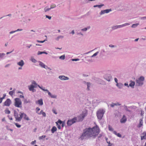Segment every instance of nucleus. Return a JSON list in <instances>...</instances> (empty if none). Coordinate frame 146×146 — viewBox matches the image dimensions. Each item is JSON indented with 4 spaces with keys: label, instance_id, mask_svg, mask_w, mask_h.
<instances>
[{
    "label": "nucleus",
    "instance_id": "21",
    "mask_svg": "<svg viewBox=\"0 0 146 146\" xmlns=\"http://www.w3.org/2000/svg\"><path fill=\"white\" fill-rule=\"evenodd\" d=\"M135 85V82H134L131 81H130V83L129 84V86H130L133 88L134 86Z\"/></svg>",
    "mask_w": 146,
    "mask_h": 146
},
{
    "label": "nucleus",
    "instance_id": "28",
    "mask_svg": "<svg viewBox=\"0 0 146 146\" xmlns=\"http://www.w3.org/2000/svg\"><path fill=\"white\" fill-rule=\"evenodd\" d=\"M14 93V90H12V91H10L9 92V94L10 95L12 96L13 95Z\"/></svg>",
    "mask_w": 146,
    "mask_h": 146
},
{
    "label": "nucleus",
    "instance_id": "34",
    "mask_svg": "<svg viewBox=\"0 0 146 146\" xmlns=\"http://www.w3.org/2000/svg\"><path fill=\"white\" fill-rule=\"evenodd\" d=\"M105 13H106L105 10H102L101 11L100 14L102 15L104 14Z\"/></svg>",
    "mask_w": 146,
    "mask_h": 146
},
{
    "label": "nucleus",
    "instance_id": "3",
    "mask_svg": "<svg viewBox=\"0 0 146 146\" xmlns=\"http://www.w3.org/2000/svg\"><path fill=\"white\" fill-rule=\"evenodd\" d=\"M105 112V111L102 109H100L98 110L96 115L98 119L100 120L102 119Z\"/></svg>",
    "mask_w": 146,
    "mask_h": 146
},
{
    "label": "nucleus",
    "instance_id": "35",
    "mask_svg": "<svg viewBox=\"0 0 146 146\" xmlns=\"http://www.w3.org/2000/svg\"><path fill=\"white\" fill-rule=\"evenodd\" d=\"M106 13H108L110 12L111 11V9H106L105 10Z\"/></svg>",
    "mask_w": 146,
    "mask_h": 146
},
{
    "label": "nucleus",
    "instance_id": "30",
    "mask_svg": "<svg viewBox=\"0 0 146 146\" xmlns=\"http://www.w3.org/2000/svg\"><path fill=\"white\" fill-rule=\"evenodd\" d=\"M139 25V23H137L136 24H133L132 26V27L133 28H135V27H137Z\"/></svg>",
    "mask_w": 146,
    "mask_h": 146
},
{
    "label": "nucleus",
    "instance_id": "10",
    "mask_svg": "<svg viewBox=\"0 0 146 146\" xmlns=\"http://www.w3.org/2000/svg\"><path fill=\"white\" fill-rule=\"evenodd\" d=\"M42 90L44 91H47L48 93V95L50 96L51 98H56V96L52 95L47 90L44 89H42Z\"/></svg>",
    "mask_w": 146,
    "mask_h": 146
},
{
    "label": "nucleus",
    "instance_id": "26",
    "mask_svg": "<svg viewBox=\"0 0 146 146\" xmlns=\"http://www.w3.org/2000/svg\"><path fill=\"white\" fill-rule=\"evenodd\" d=\"M104 5V4H102L101 5H95L94 6V7H98L99 8H101Z\"/></svg>",
    "mask_w": 146,
    "mask_h": 146
},
{
    "label": "nucleus",
    "instance_id": "25",
    "mask_svg": "<svg viewBox=\"0 0 146 146\" xmlns=\"http://www.w3.org/2000/svg\"><path fill=\"white\" fill-rule=\"evenodd\" d=\"M5 113L7 114H9L10 113V111L8 109H6L5 111Z\"/></svg>",
    "mask_w": 146,
    "mask_h": 146
},
{
    "label": "nucleus",
    "instance_id": "29",
    "mask_svg": "<svg viewBox=\"0 0 146 146\" xmlns=\"http://www.w3.org/2000/svg\"><path fill=\"white\" fill-rule=\"evenodd\" d=\"M108 129L110 131H113V128L110 125L108 126Z\"/></svg>",
    "mask_w": 146,
    "mask_h": 146
},
{
    "label": "nucleus",
    "instance_id": "39",
    "mask_svg": "<svg viewBox=\"0 0 146 146\" xmlns=\"http://www.w3.org/2000/svg\"><path fill=\"white\" fill-rule=\"evenodd\" d=\"M90 28V27H88V28H85L82 29V30L83 31H86L88 29H89Z\"/></svg>",
    "mask_w": 146,
    "mask_h": 146
},
{
    "label": "nucleus",
    "instance_id": "44",
    "mask_svg": "<svg viewBox=\"0 0 146 146\" xmlns=\"http://www.w3.org/2000/svg\"><path fill=\"white\" fill-rule=\"evenodd\" d=\"M31 60L33 62H34V63L36 62V60L34 58H32Z\"/></svg>",
    "mask_w": 146,
    "mask_h": 146
},
{
    "label": "nucleus",
    "instance_id": "56",
    "mask_svg": "<svg viewBox=\"0 0 146 146\" xmlns=\"http://www.w3.org/2000/svg\"><path fill=\"white\" fill-rule=\"evenodd\" d=\"M107 143L109 144V145H108V146H111L110 145V142H108L107 141Z\"/></svg>",
    "mask_w": 146,
    "mask_h": 146
},
{
    "label": "nucleus",
    "instance_id": "45",
    "mask_svg": "<svg viewBox=\"0 0 146 146\" xmlns=\"http://www.w3.org/2000/svg\"><path fill=\"white\" fill-rule=\"evenodd\" d=\"M29 101H28L27 100V99H24V103L27 104V103H29Z\"/></svg>",
    "mask_w": 146,
    "mask_h": 146
},
{
    "label": "nucleus",
    "instance_id": "8",
    "mask_svg": "<svg viewBox=\"0 0 146 146\" xmlns=\"http://www.w3.org/2000/svg\"><path fill=\"white\" fill-rule=\"evenodd\" d=\"M86 116L85 113H83L76 117V121H82L84 117Z\"/></svg>",
    "mask_w": 146,
    "mask_h": 146
},
{
    "label": "nucleus",
    "instance_id": "31",
    "mask_svg": "<svg viewBox=\"0 0 146 146\" xmlns=\"http://www.w3.org/2000/svg\"><path fill=\"white\" fill-rule=\"evenodd\" d=\"M39 64L40 65V66H41L43 68H45V65L44 64V63H42V62H40V63Z\"/></svg>",
    "mask_w": 146,
    "mask_h": 146
},
{
    "label": "nucleus",
    "instance_id": "27",
    "mask_svg": "<svg viewBox=\"0 0 146 146\" xmlns=\"http://www.w3.org/2000/svg\"><path fill=\"white\" fill-rule=\"evenodd\" d=\"M42 113V114L43 116H44L45 117L46 116V113L44 112H43L42 110L39 113H38L39 114H41Z\"/></svg>",
    "mask_w": 146,
    "mask_h": 146
},
{
    "label": "nucleus",
    "instance_id": "33",
    "mask_svg": "<svg viewBox=\"0 0 146 146\" xmlns=\"http://www.w3.org/2000/svg\"><path fill=\"white\" fill-rule=\"evenodd\" d=\"M62 60H64L65 59V56L63 55L60 56L59 57Z\"/></svg>",
    "mask_w": 146,
    "mask_h": 146
},
{
    "label": "nucleus",
    "instance_id": "60",
    "mask_svg": "<svg viewBox=\"0 0 146 146\" xmlns=\"http://www.w3.org/2000/svg\"><path fill=\"white\" fill-rule=\"evenodd\" d=\"M2 100H3L1 98H0V104L2 102Z\"/></svg>",
    "mask_w": 146,
    "mask_h": 146
},
{
    "label": "nucleus",
    "instance_id": "57",
    "mask_svg": "<svg viewBox=\"0 0 146 146\" xmlns=\"http://www.w3.org/2000/svg\"><path fill=\"white\" fill-rule=\"evenodd\" d=\"M22 30V29H18L16 31H16H21Z\"/></svg>",
    "mask_w": 146,
    "mask_h": 146
},
{
    "label": "nucleus",
    "instance_id": "50",
    "mask_svg": "<svg viewBox=\"0 0 146 146\" xmlns=\"http://www.w3.org/2000/svg\"><path fill=\"white\" fill-rule=\"evenodd\" d=\"M45 41V40H44L43 41H40V40H37V41L38 42H40V43H43L44 42V41Z\"/></svg>",
    "mask_w": 146,
    "mask_h": 146
},
{
    "label": "nucleus",
    "instance_id": "6",
    "mask_svg": "<svg viewBox=\"0 0 146 146\" xmlns=\"http://www.w3.org/2000/svg\"><path fill=\"white\" fill-rule=\"evenodd\" d=\"M76 117H74L71 119L68 120L67 122V125L68 126H70L76 122Z\"/></svg>",
    "mask_w": 146,
    "mask_h": 146
},
{
    "label": "nucleus",
    "instance_id": "22",
    "mask_svg": "<svg viewBox=\"0 0 146 146\" xmlns=\"http://www.w3.org/2000/svg\"><path fill=\"white\" fill-rule=\"evenodd\" d=\"M123 27V25H117L115 27H113V28L114 29H117L118 28H120L122 27Z\"/></svg>",
    "mask_w": 146,
    "mask_h": 146
},
{
    "label": "nucleus",
    "instance_id": "38",
    "mask_svg": "<svg viewBox=\"0 0 146 146\" xmlns=\"http://www.w3.org/2000/svg\"><path fill=\"white\" fill-rule=\"evenodd\" d=\"M40 109L38 107H37L36 109V111L37 113H38V111L40 110Z\"/></svg>",
    "mask_w": 146,
    "mask_h": 146
},
{
    "label": "nucleus",
    "instance_id": "14",
    "mask_svg": "<svg viewBox=\"0 0 146 146\" xmlns=\"http://www.w3.org/2000/svg\"><path fill=\"white\" fill-rule=\"evenodd\" d=\"M59 78L62 80H68L69 79L67 77H66L64 76H59Z\"/></svg>",
    "mask_w": 146,
    "mask_h": 146
},
{
    "label": "nucleus",
    "instance_id": "24",
    "mask_svg": "<svg viewBox=\"0 0 146 146\" xmlns=\"http://www.w3.org/2000/svg\"><path fill=\"white\" fill-rule=\"evenodd\" d=\"M64 36L62 35L59 36L56 38V40H58L60 38H62Z\"/></svg>",
    "mask_w": 146,
    "mask_h": 146
},
{
    "label": "nucleus",
    "instance_id": "43",
    "mask_svg": "<svg viewBox=\"0 0 146 146\" xmlns=\"http://www.w3.org/2000/svg\"><path fill=\"white\" fill-rule=\"evenodd\" d=\"M44 53V52L39 51L38 53V55H40Z\"/></svg>",
    "mask_w": 146,
    "mask_h": 146
},
{
    "label": "nucleus",
    "instance_id": "16",
    "mask_svg": "<svg viewBox=\"0 0 146 146\" xmlns=\"http://www.w3.org/2000/svg\"><path fill=\"white\" fill-rule=\"evenodd\" d=\"M17 64L18 65L20 66L21 67H22L24 65V63L23 60H21L20 61L18 62Z\"/></svg>",
    "mask_w": 146,
    "mask_h": 146
},
{
    "label": "nucleus",
    "instance_id": "1",
    "mask_svg": "<svg viewBox=\"0 0 146 146\" xmlns=\"http://www.w3.org/2000/svg\"><path fill=\"white\" fill-rule=\"evenodd\" d=\"M100 132V129L97 125L92 128H86L83 130V132L80 138L82 140L90 138L94 139L98 135Z\"/></svg>",
    "mask_w": 146,
    "mask_h": 146
},
{
    "label": "nucleus",
    "instance_id": "63",
    "mask_svg": "<svg viewBox=\"0 0 146 146\" xmlns=\"http://www.w3.org/2000/svg\"><path fill=\"white\" fill-rule=\"evenodd\" d=\"M8 130H9L10 131H13V129H8Z\"/></svg>",
    "mask_w": 146,
    "mask_h": 146
},
{
    "label": "nucleus",
    "instance_id": "53",
    "mask_svg": "<svg viewBox=\"0 0 146 146\" xmlns=\"http://www.w3.org/2000/svg\"><path fill=\"white\" fill-rule=\"evenodd\" d=\"M144 114V112L143 111H141V116H142L143 115V114Z\"/></svg>",
    "mask_w": 146,
    "mask_h": 146
},
{
    "label": "nucleus",
    "instance_id": "49",
    "mask_svg": "<svg viewBox=\"0 0 146 146\" xmlns=\"http://www.w3.org/2000/svg\"><path fill=\"white\" fill-rule=\"evenodd\" d=\"M36 143V141L35 140L34 141H32L31 142V144L32 145H34Z\"/></svg>",
    "mask_w": 146,
    "mask_h": 146
},
{
    "label": "nucleus",
    "instance_id": "18",
    "mask_svg": "<svg viewBox=\"0 0 146 146\" xmlns=\"http://www.w3.org/2000/svg\"><path fill=\"white\" fill-rule=\"evenodd\" d=\"M36 103H37L40 105H42L43 104L42 100V99H40L37 101Z\"/></svg>",
    "mask_w": 146,
    "mask_h": 146
},
{
    "label": "nucleus",
    "instance_id": "11",
    "mask_svg": "<svg viewBox=\"0 0 146 146\" xmlns=\"http://www.w3.org/2000/svg\"><path fill=\"white\" fill-rule=\"evenodd\" d=\"M143 117H142V118L140 119L139 122V123L137 126V127H139V128L141 127L143 125Z\"/></svg>",
    "mask_w": 146,
    "mask_h": 146
},
{
    "label": "nucleus",
    "instance_id": "47",
    "mask_svg": "<svg viewBox=\"0 0 146 146\" xmlns=\"http://www.w3.org/2000/svg\"><path fill=\"white\" fill-rule=\"evenodd\" d=\"M5 54L4 53H0V58H2L3 57V56Z\"/></svg>",
    "mask_w": 146,
    "mask_h": 146
},
{
    "label": "nucleus",
    "instance_id": "19",
    "mask_svg": "<svg viewBox=\"0 0 146 146\" xmlns=\"http://www.w3.org/2000/svg\"><path fill=\"white\" fill-rule=\"evenodd\" d=\"M57 130V128L55 126H53L51 129V131L52 133L54 132Z\"/></svg>",
    "mask_w": 146,
    "mask_h": 146
},
{
    "label": "nucleus",
    "instance_id": "13",
    "mask_svg": "<svg viewBox=\"0 0 146 146\" xmlns=\"http://www.w3.org/2000/svg\"><path fill=\"white\" fill-rule=\"evenodd\" d=\"M127 120V118L125 115H123L122 118L120 120V122L121 123H125Z\"/></svg>",
    "mask_w": 146,
    "mask_h": 146
},
{
    "label": "nucleus",
    "instance_id": "37",
    "mask_svg": "<svg viewBox=\"0 0 146 146\" xmlns=\"http://www.w3.org/2000/svg\"><path fill=\"white\" fill-rule=\"evenodd\" d=\"M51 9V8H47L46 7L44 8V10L46 12L49 10Z\"/></svg>",
    "mask_w": 146,
    "mask_h": 146
},
{
    "label": "nucleus",
    "instance_id": "61",
    "mask_svg": "<svg viewBox=\"0 0 146 146\" xmlns=\"http://www.w3.org/2000/svg\"><path fill=\"white\" fill-rule=\"evenodd\" d=\"M72 33L73 34H74V30H72Z\"/></svg>",
    "mask_w": 146,
    "mask_h": 146
},
{
    "label": "nucleus",
    "instance_id": "48",
    "mask_svg": "<svg viewBox=\"0 0 146 146\" xmlns=\"http://www.w3.org/2000/svg\"><path fill=\"white\" fill-rule=\"evenodd\" d=\"M129 25V23H125L124 24H123V27L126 25Z\"/></svg>",
    "mask_w": 146,
    "mask_h": 146
},
{
    "label": "nucleus",
    "instance_id": "23",
    "mask_svg": "<svg viewBox=\"0 0 146 146\" xmlns=\"http://www.w3.org/2000/svg\"><path fill=\"white\" fill-rule=\"evenodd\" d=\"M113 133L114 134L117 135L118 137H121V135L119 133H117L115 131H113Z\"/></svg>",
    "mask_w": 146,
    "mask_h": 146
},
{
    "label": "nucleus",
    "instance_id": "62",
    "mask_svg": "<svg viewBox=\"0 0 146 146\" xmlns=\"http://www.w3.org/2000/svg\"><path fill=\"white\" fill-rule=\"evenodd\" d=\"M16 32V31H11L10 32V33H14V32Z\"/></svg>",
    "mask_w": 146,
    "mask_h": 146
},
{
    "label": "nucleus",
    "instance_id": "59",
    "mask_svg": "<svg viewBox=\"0 0 146 146\" xmlns=\"http://www.w3.org/2000/svg\"><path fill=\"white\" fill-rule=\"evenodd\" d=\"M19 97L20 98H24V96L22 95H20L19 96Z\"/></svg>",
    "mask_w": 146,
    "mask_h": 146
},
{
    "label": "nucleus",
    "instance_id": "58",
    "mask_svg": "<svg viewBox=\"0 0 146 146\" xmlns=\"http://www.w3.org/2000/svg\"><path fill=\"white\" fill-rule=\"evenodd\" d=\"M5 95H4V96H3V97H2V98H1L2 99V100H3V99H4L5 98Z\"/></svg>",
    "mask_w": 146,
    "mask_h": 146
},
{
    "label": "nucleus",
    "instance_id": "15",
    "mask_svg": "<svg viewBox=\"0 0 146 146\" xmlns=\"http://www.w3.org/2000/svg\"><path fill=\"white\" fill-rule=\"evenodd\" d=\"M32 84L33 85L35 88H36L37 87V86H38L41 89H42L40 87V86L39 85H38L35 81H33L32 82Z\"/></svg>",
    "mask_w": 146,
    "mask_h": 146
},
{
    "label": "nucleus",
    "instance_id": "64",
    "mask_svg": "<svg viewBox=\"0 0 146 146\" xmlns=\"http://www.w3.org/2000/svg\"><path fill=\"white\" fill-rule=\"evenodd\" d=\"M12 51H11V52H7V54H9L10 53H11Z\"/></svg>",
    "mask_w": 146,
    "mask_h": 146
},
{
    "label": "nucleus",
    "instance_id": "17",
    "mask_svg": "<svg viewBox=\"0 0 146 146\" xmlns=\"http://www.w3.org/2000/svg\"><path fill=\"white\" fill-rule=\"evenodd\" d=\"M35 88L32 84L29 86V89L30 91H32L33 92H34V88Z\"/></svg>",
    "mask_w": 146,
    "mask_h": 146
},
{
    "label": "nucleus",
    "instance_id": "54",
    "mask_svg": "<svg viewBox=\"0 0 146 146\" xmlns=\"http://www.w3.org/2000/svg\"><path fill=\"white\" fill-rule=\"evenodd\" d=\"M9 117V119L10 120H13V118L11 117H10L9 115L8 116Z\"/></svg>",
    "mask_w": 146,
    "mask_h": 146
},
{
    "label": "nucleus",
    "instance_id": "2",
    "mask_svg": "<svg viewBox=\"0 0 146 146\" xmlns=\"http://www.w3.org/2000/svg\"><path fill=\"white\" fill-rule=\"evenodd\" d=\"M14 115L16 119V121H20L23 116L24 119L27 121L30 120L29 117L27 116L26 114L20 112L19 114L20 116L19 117L18 113L15 110L14 111Z\"/></svg>",
    "mask_w": 146,
    "mask_h": 146
},
{
    "label": "nucleus",
    "instance_id": "4",
    "mask_svg": "<svg viewBox=\"0 0 146 146\" xmlns=\"http://www.w3.org/2000/svg\"><path fill=\"white\" fill-rule=\"evenodd\" d=\"M22 103L21 100L19 98H16L15 99L14 105L16 107L21 108Z\"/></svg>",
    "mask_w": 146,
    "mask_h": 146
},
{
    "label": "nucleus",
    "instance_id": "42",
    "mask_svg": "<svg viewBox=\"0 0 146 146\" xmlns=\"http://www.w3.org/2000/svg\"><path fill=\"white\" fill-rule=\"evenodd\" d=\"M56 5H51L50 8L51 9H52L55 8L56 7Z\"/></svg>",
    "mask_w": 146,
    "mask_h": 146
},
{
    "label": "nucleus",
    "instance_id": "52",
    "mask_svg": "<svg viewBox=\"0 0 146 146\" xmlns=\"http://www.w3.org/2000/svg\"><path fill=\"white\" fill-rule=\"evenodd\" d=\"M98 53V52H96V53H95L94 54H93V55H92V57H93V56H96L97 54Z\"/></svg>",
    "mask_w": 146,
    "mask_h": 146
},
{
    "label": "nucleus",
    "instance_id": "51",
    "mask_svg": "<svg viewBox=\"0 0 146 146\" xmlns=\"http://www.w3.org/2000/svg\"><path fill=\"white\" fill-rule=\"evenodd\" d=\"M46 18H48L49 19H51V17L47 15L46 16Z\"/></svg>",
    "mask_w": 146,
    "mask_h": 146
},
{
    "label": "nucleus",
    "instance_id": "32",
    "mask_svg": "<svg viewBox=\"0 0 146 146\" xmlns=\"http://www.w3.org/2000/svg\"><path fill=\"white\" fill-rule=\"evenodd\" d=\"M15 125L18 128H20L21 127V125H19L17 123H15Z\"/></svg>",
    "mask_w": 146,
    "mask_h": 146
},
{
    "label": "nucleus",
    "instance_id": "46",
    "mask_svg": "<svg viewBox=\"0 0 146 146\" xmlns=\"http://www.w3.org/2000/svg\"><path fill=\"white\" fill-rule=\"evenodd\" d=\"M72 60L73 61H77L79 60V59L78 58L73 59H72Z\"/></svg>",
    "mask_w": 146,
    "mask_h": 146
},
{
    "label": "nucleus",
    "instance_id": "55",
    "mask_svg": "<svg viewBox=\"0 0 146 146\" xmlns=\"http://www.w3.org/2000/svg\"><path fill=\"white\" fill-rule=\"evenodd\" d=\"M32 46V45L31 44H30V45L29 46H27V47L28 48H29L31 46Z\"/></svg>",
    "mask_w": 146,
    "mask_h": 146
},
{
    "label": "nucleus",
    "instance_id": "12",
    "mask_svg": "<svg viewBox=\"0 0 146 146\" xmlns=\"http://www.w3.org/2000/svg\"><path fill=\"white\" fill-rule=\"evenodd\" d=\"M141 140L146 139V132H143L141 134Z\"/></svg>",
    "mask_w": 146,
    "mask_h": 146
},
{
    "label": "nucleus",
    "instance_id": "5",
    "mask_svg": "<svg viewBox=\"0 0 146 146\" xmlns=\"http://www.w3.org/2000/svg\"><path fill=\"white\" fill-rule=\"evenodd\" d=\"M56 123L58 128L59 129H61L60 125H62V127H64L65 125L64 122L62 121L60 119L58 120L56 122Z\"/></svg>",
    "mask_w": 146,
    "mask_h": 146
},
{
    "label": "nucleus",
    "instance_id": "36",
    "mask_svg": "<svg viewBox=\"0 0 146 146\" xmlns=\"http://www.w3.org/2000/svg\"><path fill=\"white\" fill-rule=\"evenodd\" d=\"M46 136L45 135H42L41 136H40L39 137V139H42L43 138H44Z\"/></svg>",
    "mask_w": 146,
    "mask_h": 146
},
{
    "label": "nucleus",
    "instance_id": "20",
    "mask_svg": "<svg viewBox=\"0 0 146 146\" xmlns=\"http://www.w3.org/2000/svg\"><path fill=\"white\" fill-rule=\"evenodd\" d=\"M121 105V104H119V103H112L111 104L110 106L111 107H113L115 106H117L119 105L120 106Z\"/></svg>",
    "mask_w": 146,
    "mask_h": 146
},
{
    "label": "nucleus",
    "instance_id": "41",
    "mask_svg": "<svg viewBox=\"0 0 146 146\" xmlns=\"http://www.w3.org/2000/svg\"><path fill=\"white\" fill-rule=\"evenodd\" d=\"M90 85V83L89 82L87 83V89L88 90H89V87Z\"/></svg>",
    "mask_w": 146,
    "mask_h": 146
},
{
    "label": "nucleus",
    "instance_id": "40",
    "mask_svg": "<svg viewBox=\"0 0 146 146\" xmlns=\"http://www.w3.org/2000/svg\"><path fill=\"white\" fill-rule=\"evenodd\" d=\"M114 80H115V81L116 82V83H117V86H118L119 84L118 83H117V81H118L117 79V78H115L114 79Z\"/></svg>",
    "mask_w": 146,
    "mask_h": 146
},
{
    "label": "nucleus",
    "instance_id": "7",
    "mask_svg": "<svg viewBox=\"0 0 146 146\" xmlns=\"http://www.w3.org/2000/svg\"><path fill=\"white\" fill-rule=\"evenodd\" d=\"M144 80V78L143 76H141L137 80V83L139 86H141L143 84V82Z\"/></svg>",
    "mask_w": 146,
    "mask_h": 146
},
{
    "label": "nucleus",
    "instance_id": "9",
    "mask_svg": "<svg viewBox=\"0 0 146 146\" xmlns=\"http://www.w3.org/2000/svg\"><path fill=\"white\" fill-rule=\"evenodd\" d=\"M11 100L9 99H7L4 103V106H9L11 104Z\"/></svg>",
    "mask_w": 146,
    "mask_h": 146
}]
</instances>
